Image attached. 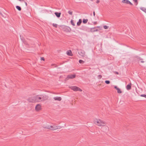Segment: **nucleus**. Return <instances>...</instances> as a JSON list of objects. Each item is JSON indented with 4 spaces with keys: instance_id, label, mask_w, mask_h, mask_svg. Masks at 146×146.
I'll return each mask as SVG.
<instances>
[{
    "instance_id": "10",
    "label": "nucleus",
    "mask_w": 146,
    "mask_h": 146,
    "mask_svg": "<svg viewBox=\"0 0 146 146\" xmlns=\"http://www.w3.org/2000/svg\"><path fill=\"white\" fill-rule=\"evenodd\" d=\"M114 88L117 90V92L118 93H122V92L120 89L117 88V86H115Z\"/></svg>"
},
{
    "instance_id": "29",
    "label": "nucleus",
    "mask_w": 146,
    "mask_h": 146,
    "mask_svg": "<svg viewBox=\"0 0 146 146\" xmlns=\"http://www.w3.org/2000/svg\"><path fill=\"white\" fill-rule=\"evenodd\" d=\"M128 4H129L131 5H133V4L129 1Z\"/></svg>"
},
{
    "instance_id": "34",
    "label": "nucleus",
    "mask_w": 146,
    "mask_h": 146,
    "mask_svg": "<svg viewBox=\"0 0 146 146\" xmlns=\"http://www.w3.org/2000/svg\"><path fill=\"white\" fill-rule=\"evenodd\" d=\"M20 38L22 40H23V39L22 38H21V35H20Z\"/></svg>"
},
{
    "instance_id": "6",
    "label": "nucleus",
    "mask_w": 146,
    "mask_h": 146,
    "mask_svg": "<svg viewBox=\"0 0 146 146\" xmlns=\"http://www.w3.org/2000/svg\"><path fill=\"white\" fill-rule=\"evenodd\" d=\"M78 54L81 56L84 57L85 56V52L83 50H80L78 52Z\"/></svg>"
},
{
    "instance_id": "28",
    "label": "nucleus",
    "mask_w": 146,
    "mask_h": 146,
    "mask_svg": "<svg viewBox=\"0 0 146 146\" xmlns=\"http://www.w3.org/2000/svg\"><path fill=\"white\" fill-rule=\"evenodd\" d=\"M141 9L144 12H145V11H146V9L144 8H141Z\"/></svg>"
},
{
    "instance_id": "4",
    "label": "nucleus",
    "mask_w": 146,
    "mask_h": 146,
    "mask_svg": "<svg viewBox=\"0 0 146 146\" xmlns=\"http://www.w3.org/2000/svg\"><path fill=\"white\" fill-rule=\"evenodd\" d=\"M69 88L72 90L74 91H80L81 92L82 91V90L79 88V87L76 86H71L69 87Z\"/></svg>"
},
{
    "instance_id": "39",
    "label": "nucleus",
    "mask_w": 146,
    "mask_h": 146,
    "mask_svg": "<svg viewBox=\"0 0 146 146\" xmlns=\"http://www.w3.org/2000/svg\"><path fill=\"white\" fill-rule=\"evenodd\" d=\"M117 74H118V72H117Z\"/></svg>"
},
{
    "instance_id": "2",
    "label": "nucleus",
    "mask_w": 146,
    "mask_h": 146,
    "mask_svg": "<svg viewBox=\"0 0 146 146\" xmlns=\"http://www.w3.org/2000/svg\"><path fill=\"white\" fill-rule=\"evenodd\" d=\"M44 95H37L34 96V100L35 102H39L43 101L44 100Z\"/></svg>"
},
{
    "instance_id": "1",
    "label": "nucleus",
    "mask_w": 146,
    "mask_h": 146,
    "mask_svg": "<svg viewBox=\"0 0 146 146\" xmlns=\"http://www.w3.org/2000/svg\"><path fill=\"white\" fill-rule=\"evenodd\" d=\"M43 127L46 129H49L52 130H56L62 128V127L59 125H43Z\"/></svg>"
},
{
    "instance_id": "31",
    "label": "nucleus",
    "mask_w": 146,
    "mask_h": 146,
    "mask_svg": "<svg viewBox=\"0 0 146 146\" xmlns=\"http://www.w3.org/2000/svg\"><path fill=\"white\" fill-rule=\"evenodd\" d=\"M41 59L42 60H44V58L43 57H41Z\"/></svg>"
},
{
    "instance_id": "19",
    "label": "nucleus",
    "mask_w": 146,
    "mask_h": 146,
    "mask_svg": "<svg viewBox=\"0 0 146 146\" xmlns=\"http://www.w3.org/2000/svg\"><path fill=\"white\" fill-rule=\"evenodd\" d=\"M84 62L81 60H79V62L80 64H83L84 63Z\"/></svg>"
},
{
    "instance_id": "23",
    "label": "nucleus",
    "mask_w": 146,
    "mask_h": 146,
    "mask_svg": "<svg viewBox=\"0 0 146 146\" xmlns=\"http://www.w3.org/2000/svg\"><path fill=\"white\" fill-rule=\"evenodd\" d=\"M102 76L101 75H99L98 76V79H100L102 78Z\"/></svg>"
},
{
    "instance_id": "25",
    "label": "nucleus",
    "mask_w": 146,
    "mask_h": 146,
    "mask_svg": "<svg viewBox=\"0 0 146 146\" xmlns=\"http://www.w3.org/2000/svg\"><path fill=\"white\" fill-rule=\"evenodd\" d=\"M57 24H54V23H53V26L55 27H57Z\"/></svg>"
},
{
    "instance_id": "20",
    "label": "nucleus",
    "mask_w": 146,
    "mask_h": 146,
    "mask_svg": "<svg viewBox=\"0 0 146 146\" xmlns=\"http://www.w3.org/2000/svg\"><path fill=\"white\" fill-rule=\"evenodd\" d=\"M71 24L73 26H75V24L74 22L72 20H71Z\"/></svg>"
},
{
    "instance_id": "7",
    "label": "nucleus",
    "mask_w": 146,
    "mask_h": 146,
    "mask_svg": "<svg viewBox=\"0 0 146 146\" xmlns=\"http://www.w3.org/2000/svg\"><path fill=\"white\" fill-rule=\"evenodd\" d=\"M41 109V106L40 104H37L35 107V110L37 111H39Z\"/></svg>"
},
{
    "instance_id": "35",
    "label": "nucleus",
    "mask_w": 146,
    "mask_h": 146,
    "mask_svg": "<svg viewBox=\"0 0 146 146\" xmlns=\"http://www.w3.org/2000/svg\"><path fill=\"white\" fill-rule=\"evenodd\" d=\"M25 4L26 5V6H27V2H25Z\"/></svg>"
},
{
    "instance_id": "12",
    "label": "nucleus",
    "mask_w": 146,
    "mask_h": 146,
    "mask_svg": "<svg viewBox=\"0 0 146 146\" xmlns=\"http://www.w3.org/2000/svg\"><path fill=\"white\" fill-rule=\"evenodd\" d=\"M131 84L130 83L129 84H128L126 86V89L127 90H129L131 88Z\"/></svg>"
},
{
    "instance_id": "40",
    "label": "nucleus",
    "mask_w": 146,
    "mask_h": 146,
    "mask_svg": "<svg viewBox=\"0 0 146 146\" xmlns=\"http://www.w3.org/2000/svg\"><path fill=\"white\" fill-rule=\"evenodd\" d=\"M19 1H21V0H19Z\"/></svg>"
},
{
    "instance_id": "32",
    "label": "nucleus",
    "mask_w": 146,
    "mask_h": 146,
    "mask_svg": "<svg viewBox=\"0 0 146 146\" xmlns=\"http://www.w3.org/2000/svg\"><path fill=\"white\" fill-rule=\"evenodd\" d=\"M96 24H97V22H94V25H96Z\"/></svg>"
},
{
    "instance_id": "24",
    "label": "nucleus",
    "mask_w": 146,
    "mask_h": 146,
    "mask_svg": "<svg viewBox=\"0 0 146 146\" xmlns=\"http://www.w3.org/2000/svg\"><path fill=\"white\" fill-rule=\"evenodd\" d=\"M68 13H69V14H70V15H72V11H68Z\"/></svg>"
},
{
    "instance_id": "33",
    "label": "nucleus",
    "mask_w": 146,
    "mask_h": 146,
    "mask_svg": "<svg viewBox=\"0 0 146 146\" xmlns=\"http://www.w3.org/2000/svg\"><path fill=\"white\" fill-rule=\"evenodd\" d=\"M133 0L135 2V3H136L137 2V0Z\"/></svg>"
},
{
    "instance_id": "26",
    "label": "nucleus",
    "mask_w": 146,
    "mask_h": 146,
    "mask_svg": "<svg viewBox=\"0 0 146 146\" xmlns=\"http://www.w3.org/2000/svg\"><path fill=\"white\" fill-rule=\"evenodd\" d=\"M140 96L141 97H144L145 98H146V95H145V94H141V95Z\"/></svg>"
},
{
    "instance_id": "15",
    "label": "nucleus",
    "mask_w": 146,
    "mask_h": 146,
    "mask_svg": "<svg viewBox=\"0 0 146 146\" xmlns=\"http://www.w3.org/2000/svg\"><path fill=\"white\" fill-rule=\"evenodd\" d=\"M82 21L81 19H80L79 20V21L77 23V24L78 26H80L81 23H82Z\"/></svg>"
},
{
    "instance_id": "17",
    "label": "nucleus",
    "mask_w": 146,
    "mask_h": 146,
    "mask_svg": "<svg viewBox=\"0 0 146 146\" xmlns=\"http://www.w3.org/2000/svg\"><path fill=\"white\" fill-rule=\"evenodd\" d=\"M88 21V19H83V20L82 22L83 23L85 24Z\"/></svg>"
},
{
    "instance_id": "22",
    "label": "nucleus",
    "mask_w": 146,
    "mask_h": 146,
    "mask_svg": "<svg viewBox=\"0 0 146 146\" xmlns=\"http://www.w3.org/2000/svg\"><path fill=\"white\" fill-rule=\"evenodd\" d=\"M105 82L107 84H109L110 83V81L109 80H106L105 81Z\"/></svg>"
},
{
    "instance_id": "16",
    "label": "nucleus",
    "mask_w": 146,
    "mask_h": 146,
    "mask_svg": "<svg viewBox=\"0 0 146 146\" xmlns=\"http://www.w3.org/2000/svg\"><path fill=\"white\" fill-rule=\"evenodd\" d=\"M128 0H123L122 1V2L123 3H125L127 4H128L129 2Z\"/></svg>"
},
{
    "instance_id": "5",
    "label": "nucleus",
    "mask_w": 146,
    "mask_h": 146,
    "mask_svg": "<svg viewBox=\"0 0 146 146\" xmlns=\"http://www.w3.org/2000/svg\"><path fill=\"white\" fill-rule=\"evenodd\" d=\"M76 77L75 74H70L67 76L66 78V80H68L70 79H73Z\"/></svg>"
},
{
    "instance_id": "21",
    "label": "nucleus",
    "mask_w": 146,
    "mask_h": 146,
    "mask_svg": "<svg viewBox=\"0 0 146 146\" xmlns=\"http://www.w3.org/2000/svg\"><path fill=\"white\" fill-rule=\"evenodd\" d=\"M104 28L105 29H106L108 28L109 27L106 25H104Z\"/></svg>"
},
{
    "instance_id": "36",
    "label": "nucleus",
    "mask_w": 146,
    "mask_h": 146,
    "mask_svg": "<svg viewBox=\"0 0 146 146\" xmlns=\"http://www.w3.org/2000/svg\"><path fill=\"white\" fill-rule=\"evenodd\" d=\"M93 15H94V16H95V12L94 11L93 12Z\"/></svg>"
},
{
    "instance_id": "3",
    "label": "nucleus",
    "mask_w": 146,
    "mask_h": 146,
    "mask_svg": "<svg viewBox=\"0 0 146 146\" xmlns=\"http://www.w3.org/2000/svg\"><path fill=\"white\" fill-rule=\"evenodd\" d=\"M94 123L99 126H104L105 125V123L104 121L99 119H95L94 121Z\"/></svg>"
},
{
    "instance_id": "37",
    "label": "nucleus",
    "mask_w": 146,
    "mask_h": 146,
    "mask_svg": "<svg viewBox=\"0 0 146 146\" xmlns=\"http://www.w3.org/2000/svg\"><path fill=\"white\" fill-rule=\"evenodd\" d=\"M98 31V30L97 29H96V30L94 31Z\"/></svg>"
},
{
    "instance_id": "13",
    "label": "nucleus",
    "mask_w": 146,
    "mask_h": 146,
    "mask_svg": "<svg viewBox=\"0 0 146 146\" xmlns=\"http://www.w3.org/2000/svg\"><path fill=\"white\" fill-rule=\"evenodd\" d=\"M55 14L56 16V17H60L61 13H58V12H55Z\"/></svg>"
},
{
    "instance_id": "38",
    "label": "nucleus",
    "mask_w": 146,
    "mask_h": 146,
    "mask_svg": "<svg viewBox=\"0 0 146 146\" xmlns=\"http://www.w3.org/2000/svg\"><path fill=\"white\" fill-rule=\"evenodd\" d=\"M145 12L146 13V10L145 11Z\"/></svg>"
},
{
    "instance_id": "9",
    "label": "nucleus",
    "mask_w": 146,
    "mask_h": 146,
    "mask_svg": "<svg viewBox=\"0 0 146 146\" xmlns=\"http://www.w3.org/2000/svg\"><path fill=\"white\" fill-rule=\"evenodd\" d=\"M29 101L30 102H35V100H34V97H31L29 98L28 99Z\"/></svg>"
},
{
    "instance_id": "11",
    "label": "nucleus",
    "mask_w": 146,
    "mask_h": 146,
    "mask_svg": "<svg viewBox=\"0 0 146 146\" xmlns=\"http://www.w3.org/2000/svg\"><path fill=\"white\" fill-rule=\"evenodd\" d=\"M55 100L60 101L61 100V98L60 97H55L53 98Z\"/></svg>"
},
{
    "instance_id": "27",
    "label": "nucleus",
    "mask_w": 146,
    "mask_h": 146,
    "mask_svg": "<svg viewBox=\"0 0 146 146\" xmlns=\"http://www.w3.org/2000/svg\"><path fill=\"white\" fill-rule=\"evenodd\" d=\"M141 9L144 12H145V11H146V9L144 8H141Z\"/></svg>"
},
{
    "instance_id": "30",
    "label": "nucleus",
    "mask_w": 146,
    "mask_h": 146,
    "mask_svg": "<svg viewBox=\"0 0 146 146\" xmlns=\"http://www.w3.org/2000/svg\"><path fill=\"white\" fill-rule=\"evenodd\" d=\"M100 2V1L99 0H97L96 1V3H98Z\"/></svg>"
},
{
    "instance_id": "8",
    "label": "nucleus",
    "mask_w": 146,
    "mask_h": 146,
    "mask_svg": "<svg viewBox=\"0 0 146 146\" xmlns=\"http://www.w3.org/2000/svg\"><path fill=\"white\" fill-rule=\"evenodd\" d=\"M103 127H102V130L104 132H106L108 129V127L107 126H103Z\"/></svg>"
},
{
    "instance_id": "14",
    "label": "nucleus",
    "mask_w": 146,
    "mask_h": 146,
    "mask_svg": "<svg viewBox=\"0 0 146 146\" xmlns=\"http://www.w3.org/2000/svg\"><path fill=\"white\" fill-rule=\"evenodd\" d=\"M67 54L68 56H72V54L71 51L70 50H68L67 52Z\"/></svg>"
},
{
    "instance_id": "18",
    "label": "nucleus",
    "mask_w": 146,
    "mask_h": 146,
    "mask_svg": "<svg viewBox=\"0 0 146 146\" xmlns=\"http://www.w3.org/2000/svg\"><path fill=\"white\" fill-rule=\"evenodd\" d=\"M16 8L19 11H20L21 10V7L19 6H16Z\"/></svg>"
}]
</instances>
